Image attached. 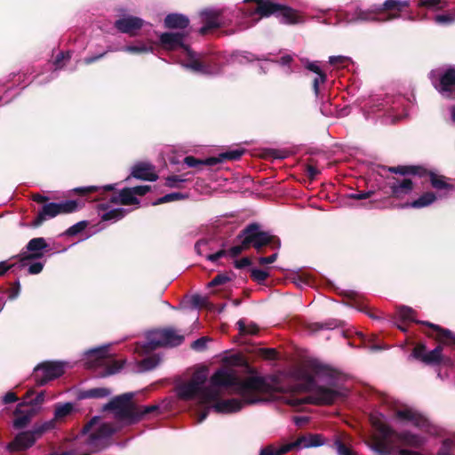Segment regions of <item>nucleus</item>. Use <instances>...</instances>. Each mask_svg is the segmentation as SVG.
<instances>
[{
    "mask_svg": "<svg viewBox=\"0 0 455 455\" xmlns=\"http://www.w3.org/2000/svg\"><path fill=\"white\" fill-rule=\"evenodd\" d=\"M207 370L200 369L191 379L176 386V395L183 401H193L203 411L197 415L202 423L210 411L231 414L240 411L245 405L265 403L261 395L270 391L262 377H250L242 380L237 371L228 365L217 369L210 377Z\"/></svg>",
    "mask_w": 455,
    "mask_h": 455,
    "instance_id": "1",
    "label": "nucleus"
},
{
    "mask_svg": "<svg viewBox=\"0 0 455 455\" xmlns=\"http://www.w3.org/2000/svg\"><path fill=\"white\" fill-rule=\"evenodd\" d=\"M370 419L379 436L368 447L377 455H394L392 445L395 443L420 448L429 435L436 434L435 427L427 419L408 407L395 408L389 416L375 412Z\"/></svg>",
    "mask_w": 455,
    "mask_h": 455,
    "instance_id": "2",
    "label": "nucleus"
},
{
    "mask_svg": "<svg viewBox=\"0 0 455 455\" xmlns=\"http://www.w3.org/2000/svg\"><path fill=\"white\" fill-rule=\"evenodd\" d=\"M187 35L180 32H165L159 36L161 46L173 52V58L184 68L196 75L214 76L222 73L223 65L245 64L253 60H268L265 56H256L249 52H233L229 59L220 53H196L187 44Z\"/></svg>",
    "mask_w": 455,
    "mask_h": 455,
    "instance_id": "3",
    "label": "nucleus"
},
{
    "mask_svg": "<svg viewBox=\"0 0 455 455\" xmlns=\"http://www.w3.org/2000/svg\"><path fill=\"white\" fill-rule=\"evenodd\" d=\"M246 4L254 3V7L247 8H210L201 12L200 16L204 26L199 29L200 34H205L209 30L239 21L243 19H251L256 23L259 19L275 15L283 23L296 24L302 22V18L297 11L277 2V0H244Z\"/></svg>",
    "mask_w": 455,
    "mask_h": 455,
    "instance_id": "4",
    "label": "nucleus"
},
{
    "mask_svg": "<svg viewBox=\"0 0 455 455\" xmlns=\"http://www.w3.org/2000/svg\"><path fill=\"white\" fill-rule=\"evenodd\" d=\"M410 4L409 0H386L381 5H374L367 9H363L357 5H350L341 12L344 24L385 22L400 18L399 14L386 13L385 11L397 10L401 12Z\"/></svg>",
    "mask_w": 455,
    "mask_h": 455,
    "instance_id": "5",
    "label": "nucleus"
},
{
    "mask_svg": "<svg viewBox=\"0 0 455 455\" xmlns=\"http://www.w3.org/2000/svg\"><path fill=\"white\" fill-rule=\"evenodd\" d=\"M144 343H136L134 352L140 355H147L161 347H176L184 340V336L173 329L151 331L147 333Z\"/></svg>",
    "mask_w": 455,
    "mask_h": 455,
    "instance_id": "6",
    "label": "nucleus"
},
{
    "mask_svg": "<svg viewBox=\"0 0 455 455\" xmlns=\"http://www.w3.org/2000/svg\"><path fill=\"white\" fill-rule=\"evenodd\" d=\"M133 397L134 394L132 392L115 396L103 406V411H110L113 418L123 426L134 425L139 422V418L136 416Z\"/></svg>",
    "mask_w": 455,
    "mask_h": 455,
    "instance_id": "7",
    "label": "nucleus"
},
{
    "mask_svg": "<svg viewBox=\"0 0 455 455\" xmlns=\"http://www.w3.org/2000/svg\"><path fill=\"white\" fill-rule=\"evenodd\" d=\"M403 100L402 97H387L385 99L374 97L364 106L365 118L369 119L371 114L383 111L385 115L387 114L389 116L393 122L399 120L406 116V114L400 113Z\"/></svg>",
    "mask_w": 455,
    "mask_h": 455,
    "instance_id": "8",
    "label": "nucleus"
},
{
    "mask_svg": "<svg viewBox=\"0 0 455 455\" xmlns=\"http://www.w3.org/2000/svg\"><path fill=\"white\" fill-rule=\"evenodd\" d=\"M237 238L241 240L244 246L252 245L255 249L260 250L265 245H271L275 250L281 246L279 238L272 235L268 232L259 231V227L256 223L248 225Z\"/></svg>",
    "mask_w": 455,
    "mask_h": 455,
    "instance_id": "9",
    "label": "nucleus"
},
{
    "mask_svg": "<svg viewBox=\"0 0 455 455\" xmlns=\"http://www.w3.org/2000/svg\"><path fill=\"white\" fill-rule=\"evenodd\" d=\"M108 345L92 348L84 354L83 358L84 364L88 368L106 366V372L101 375L102 377L115 374L122 368V364L108 356Z\"/></svg>",
    "mask_w": 455,
    "mask_h": 455,
    "instance_id": "10",
    "label": "nucleus"
},
{
    "mask_svg": "<svg viewBox=\"0 0 455 455\" xmlns=\"http://www.w3.org/2000/svg\"><path fill=\"white\" fill-rule=\"evenodd\" d=\"M429 79L443 97L455 99V66L433 69L429 73Z\"/></svg>",
    "mask_w": 455,
    "mask_h": 455,
    "instance_id": "11",
    "label": "nucleus"
},
{
    "mask_svg": "<svg viewBox=\"0 0 455 455\" xmlns=\"http://www.w3.org/2000/svg\"><path fill=\"white\" fill-rule=\"evenodd\" d=\"M219 245L220 248L217 249V238L212 235L198 240L195 244V251L198 255L205 257L207 260L216 263L220 259L227 256L225 243L221 242Z\"/></svg>",
    "mask_w": 455,
    "mask_h": 455,
    "instance_id": "12",
    "label": "nucleus"
},
{
    "mask_svg": "<svg viewBox=\"0 0 455 455\" xmlns=\"http://www.w3.org/2000/svg\"><path fill=\"white\" fill-rule=\"evenodd\" d=\"M66 363L44 362L34 369L33 378L38 386H44L51 380L60 377L65 371Z\"/></svg>",
    "mask_w": 455,
    "mask_h": 455,
    "instance_id": "13",
    "label": "nucleus"
},
{
    "mask_svg": "<svg viewBox=\"0 0 455 455\" xmlns=\"http://www.w3.org/2000/svg\"><path fill=\"white\" fill-rule=\"evenodd\" d=\"M117 51L134 54V55H141V54L154 52V46L152 45L150 41L146 42V41H142V40H136V41L131 43L130 44H126V45L121 46L119 48L108 47L106 52H104L100 54L84 58V62L87 65L92 64V63L97 61L98 60L101 59L102 57H104L106 52H117Z\"/></svg>",
    "mask_w": 455,
    "mask_h": 455,
    "instance_id": "14",
    "label": "nucleus"
},
{
    "mask_svg": "<svg viewBox=\"0 0 455 455\" xmlns=\"http://www.w3.org/2000/svg\"><path fill=\"white\" fill-rule=\"evenodd\" d=\"M28 254L24 255L19 262L18 267L23 268L28 265V261H31L36 259L44 257L45 252L52 251L49 243L44 237H36L29 240L26 245Z\"/></svg>",
    "mask_w": 455,
    "mask_h": 455,
    "instance_id": "15",
    "label": "nucleus"
},
{
    "mask_svg": "<svg viewBox=\"0 0 455 455\" xmlns=\"http://www.w3.org/2000/svg\"><path fill=\"white\" fill-rule=\"evenodd\" d=\"M118 430L119 427H115L110 423H101L89 435L86 443L91 447L98 448Z\"/></svg>",
    "mask_w": 455,
    "mask_h": 455,
    "instance_id": "16",
    "label": "nucleus"
},
{
    "mask_svg": "<svg viewBox=\"0 0 455 455\" xmlns=\"http://www.w3.org/2000/svg\"><path fill=\"white\" fill-rule=\"evenodd\" d=\"M144 24L145 21L139 17L123 15L114 22V27L121 33L134 36Z\"/></svg>",
    "mask_w": 455,
    "mask_h": 455,
    "instance_id": "17",
    "label": "nucleus"
},
{
    "mask_svg": "<svg viewBox=\"0 0 455 455\" xmlns=\"http://www.w3.org/2000/svg\"><path fill=\"white\" fill-rule=\"evenodd\" d=\"M38 439L33 429L19 433L14 440L7 444L6 449L10 452L20 451L32 447Z\"/></svg>",
    "mask_w": 455,
    "mask_h": 455,
    "instance_id": "18",
    "label": "nucleus"
},
{
    "mask_svg": "<svg viewBox=\"0 0 455 455\" xmlns=\"http://www.w3.org/2000/svg\"><path fill=\"white\" fill-rule=\"evenodd\" d=\"M387 186L390 189L391 196L395 198H403L413 190L411 180L405 177L401 179L392 177L388 180Z\"/></svg>",
    "mask_w": 455,
    "mask_h": 455,
    "instance_id": "19",
    "label": "nucleus"
},
{
    "mask_svg": "<svg viewBox=\"0 0 455 455\" xmlns=\"http://www.w3.org/2000/svg\"><path fill=\"white\" fill-rule=\"evenodd\" d=\"M429 180L432 187L436 190V196L439 199L449 197L455 190V186L447 182L444 176L429 173Z\"/></svg>",
    "mask_w": 455,
    "mask_h": 455,
    "instance_id": "20",
    "label": "nucleus"
},
{
    "mask_svg": "<svg viewBox=\"0 0 455 455\" xmlns=\"http://www.w3.org/2000/svg\"><path fill=\"white\" fill-rule=\"evenodd\" d=\"M131 175L135 179L148 181H156L158 179L155 167L148 163L136 164L132 169Z\"/></svg>",
    "mask_w": 455,
    "mask_h": 455,
    "instance_id": "21",
    "label": "nucleus"
},
{
    "mask_svg": "<svg viewBox=\"0 0 455 455\" xmlns=\"http://www.w3.org/2000/svg\"><path fill=\"white\" fill-rule=\"evenodd\" d=\"M116 184H109L102 187L99 186H88L75 188V191L81 193L84 196H87L85 200L87 201H98L100 196L105 192L112 191L115 189Z\"/></svg>",
    "mask_w": 455,
    "mask_h": 455,
    "instance_id": "22",
    "label": "nucleus"
},
{
    "mask_svg": "<svg viewBox=\"0 0 455 455\" xmlns=\"http://www.w3.org/2000/svg\"><path fill=\"white\" fill-rule=\"evenodd\" d=\"M36 411L31 406L19 404L15 411L13 427L17 429L25 427L35 415Z\"/></svg>",
    "mask_w": 455,
    "mask_h": 455,
    "instance_id": "23",
    "label": "nucleus"
},
{
    "mask_svg": "<svg viewBox=\"0 0 455 455\" xmlns=\"http://www.w3.org/2000/svg\"><path fill=\"white\" fill-rule=\"evenodd\" d=\"M245 152L243 148H235L219 154L217 156L206 158L207 166H214L225 161L238 160Z\"/></svg>",
    "mask_w": 455,
    "mask_h": 455,
    "instance_id": "24",
    "label": "nucleus"
},
{
    "mask_svg": "<svg viewBox=\"0 0 455 455\" xmlns=\"http://www.w3.org/2000/svg\"><path fill=\"white\" fill-rule=\"evenodd\" d=\"M60 214V206L58 203H48L43 205L32 225L34 227L40 226L44 221L56 217Z\"/></svg>",
    "mask_w": 455,
    "mask_h": 455,
    "instance_id": "25",
    "label": "nucleus"
},
{
    "mask_svg": "<svg viewBox=\"0 0 455 455\" xmlns=\"http://www.w3.org/2000/svg\"><path fill=\"white\" fill-rule=\"evenodd\" d=\"M303 63L307 69L316 74V76L313 80V90H314L315 98H319L320 84L325 83L326 75L323 72H322V70L316 61L306 60Z\"/></svg>",
    "mask_w": 455,
    "mask_h": 455,
    "instance_id": "26",
    "label": "nucleus"
},
{
    "mask_svg": "<svg viewBox=\"0 0 455 455\" xmlns=\"http://www.w3.org/2000/svg\"><path fill=\"white\" fill-rule=\"evenodd\" d=\"M109 201L112 204L123 205H132L140 204V201L135 196L131 188L122 189L118 195L112 196Z\"/></svg>",
    "mask_w": 455,
    "mask_h": 455,
    "instance_id": "27",
    "label": "nucleus"
},
{
    "mask_svg": "<svg viewBox=\"0 0 455 455\" xmlns=\"http://www.w3.org/2000/svg\"><path fill=\"white\" fill-rule=\"evenodd\" d=\"M100 209L106 211L101 215L102 220L111 222H116L123 219L128 212V211L124 208H110V206L108 204H100Z\"/></svg>",
    "mask_w": 455,
    "mask_h": 455,
    "instance_id": "28",
    "label": "nucleus"
},
{
    "mask_svg": "<svg viewBox=\"0 0 455 455\" xmlns=\"http://www.w3.org/2000/svg\"><path fill=\"white\" fill-rule=\"evenodd\" d=\"M299 449L320 447L324 444V438L319 434H308L297 438Z\"/></svg>",
    "mask_w": 455,
    "mask_h": 455,
    "instance_id": "29",
    "label": "nucleus"
},
{
    "mask_svg": "<svg viewBox=\"0 0 455 455\" xmlns=\"http://www.w3.org/2000/svg\"><path fill=\"white\" fill-rule=\"evenodd\" d=\"M188 24V18L180 13H171L164 19V26L168 28H186Z\"/></svg>",
    "mask_w": 455,
    "mask_h": 455,
    "instance_id": "30",
    "label": "nucleus"
},
{
    "mask_svg": "<svg viewBox=\"0 0 455 455\" xmlns=\"http://www.w3.org/2000/svg\"><path fill=\"white\" fill-rule=\"evenodd\" d=\"M339 395V393L335 390L319 387L315 391L314 400L317 403L330 404L335 401Z\"/></svg>",
    "mask_w": 455,
    "mask_h": 455,
    "instance_id": "31",
    "label": "nucleus"
},
{
    "mask_svg": "<svg viewBox=\"0 0 455 455\" xmlns=\"http://www.w3.org/2000/svg\"><path fill=\"white\" fill-rule=\"evenodd\" d=\"M439 199L433 192H427L421 195L418 199L411 203H407L404 206L411 208H424L432 204L435 200Z\"/></svg>",
    "mask_w": 455,
    "mask_h": 455,
    "instance_id": "32",
    "label": "nucleus"
},
{
    "mask_svg": "<svg viewBox=\"0 0 455 455\" xmlns=\"http://www.w3.org/2000/svg\"><path fill=\"white\" fill-rule=\"evenodd\" d=\"M323 16L318 17L317 20L321 23H323L325 25H332V26H338L344 24L342 12L341 11L339 12L332 13L328 10L323 11Z\"/></svg>",
    "mask_w": 455,
    "mask_h": 455,
    "instance_id": "33",
    "label": "nucleus"
},
{
    "mask_svg": "<svg viewBox=\"0 0 455 455\" xmlns=\"http://www.w3.org/2000/svg\"><path fill=\"white\" fill-rule=\"evenodd\" d=\"M419 168L416 166H397V167H379V174L380 176H384L387 172L391 173H399L402 175L406 174H419L421 175V173L419 172Z\"/></svg>",
    "mask_w": 455,
    "mask_h": 455,
    "instance_id": "34",
    "label": "nucleus"
},
{
    "mask_svg": "<svg viewBox=\"0 0 455 455\" xmlns=\"http://www.w3.org/2000/svg\"><path fill=\"white\" fill-rule=\"evenodd\" d=\"M112 394V391L107 387H94L84 390L80 393V398L90 399V398H104L108 397Z\"/></svg>",
    "mask_w": 455,
    "mask_h": 455,
    "instance_id": "35",
    "label": "nucleus"
},
{
    "mask_svg": "<svg viewBox=\"0 0 455 455\" xmlns=\"http://www.w3.org/2000/svg\"><path fill=\"white\" fill-rule=\"evenodd\" d=\"M421 323L426 324L435 331H438V338L442 339V342L443 344H446L448 342H451L452 344H455V334L451 332V331L447 329H443L438 325H435L434 323H428V322H421Z\"/></svg>",
    "mask_w": 455,
    "mask_h": 455,
    "instance_id": "36",
    "label": "nucleus"
},
{
    "mask_svg": "<svg viewBox=\"0 0 455 455\" xmlns=\"http://www.w3.org/2000/svg\"><path fill=\"white\" fill-rule=\"evenodd\" d=\"M71 58L69 52H60L53 62L54 70L51 73L50 80L54 79L57 76L56 71L61 69L65 63Z\"/></svg>",
    "mask_w": 455,
    "mask_h": 455,
    "instance_id": "37",
    "label": "nucleus"
},
{
    "mask_svg": "<svg viewBox=\"0 0 455 455\" xmlns=\"http://www.w3.org/2000/svg\"><path fill=\"white\" fill-rule=\"evenodd\" d=\"M74 406L72 403H65L63 404L57 403L54 411V419L62 420L72 413Z\"/></svg>",
    "mask_w": 455,
    "mask_h": 455,
    "instance_id": "38",
    "label": "nucleus"
},
{
    "mask_svg": "<svg viewBox=\"0 0 455 455\" xmlns=\"http://www.w3.org/2000/svg\"><path fill=\"white\" fill-rule=\"evenodd\" d=\"M151 413H160V407L156 404L148 405V406H140L136 404V416L139 418V422L144 419H147L148 416Z\"/></svg>",
    "mask_w": 455,
    "mask_h": 455,
    "instance_id": "39",
    "label": "nucleus"
},
{
    "mask_svg": "<svg viewBox=\"0 0 455 455\" xmlns=\"http://www.w3.org/2000/svg\"><path fill=\"white\" fill-rule=\"evenodd\" d=\"M161 362L159 355H148L141 360L140 366L142 371H150L155 369Z\"/></svg>",
    "mask_w": 455,
    "mask_h": 455,
    "instance_id": "40",
    "label": "nucleus"
},
{
    "mask_svg": "<svg viewBox=\"0 0 455 455\" xmlns=\"http://www.w3.org/2000/svg\"><path fill=\"white\" fill-rule=\"evenodd\" d=\"M442 345L437 346L433 350L427 352V355L424 358V363L427 364H435L442 360Z\"/></svg>",
    "mask_w": 455,
    "mask_h": 455,
    "instance_id": "41",
    "label": "nucleus"
},
{
    "mask_svg": "<svg viewBox=\"0 0 455 455\" xmlns=\"http://www.w3.org/2000/svg\"><path fill=\"white\" fill-rule=\"evenodd\" d=\"M419 7H424L431 11H439L446 6L445 0H419Z\"/></svg>",
    "mask_w": 455,
    "mask_h": 455,
    "instance_id": "42",
    "label": "nucleus"
},
{
    "mask_svg": "<svg viewBox=\"0 0 455 455\" xmlns=\"http://www.w3.org/2000/svg\"><path fill=\"white\" fill-rule=\"evenodd\" d=\"M188 195L186 193H180V192H172L169 193L162 197H159L156 201L153 203L154 205L165 204L169 202L178 201V200H183L188 198Z\"/></svg>",
    "mask_w": 455,
    "mask_h": 455,
    "instance_id": "43",
    "label": "nucleus"
},
{
    "mask_svg": "<svg viewBox=\"0 0 455 455\" xmlns=\"http://www.w3.org/2000/svg\"><path fill=\"white\" fill-rule=\"evenodd\" d=\"M237 326L241 335H255L259 331V328L255 323H247L246 321L243 319L237 322Z\"/></svg>",
    "mask_w": 455,
    "mask_h": 455,
    "instance_id": "44",
    "label": "nucleus"
},
{
    "mask_svg": "<svg viewBox=\"0 0 455 455\" xmlns=\"http://www.w3.org/2000/svg\"><path fill=\"white\" fill-rule=\"evenodd\" d=\"M415 314H416L415 311L411 307H409L406 306H401L397 309L398 317L402 321H409V322L418 323V321L415 318Z\"/></svg>",
    "mask_w": 455,
    "mask_h": 455,
    "instance_id": "45",
    "label": "nucleus"
},
{
    "mask_svg": "<svg viewBox=\"0 0 455 455\" xmlns=\"http://www.w3.org/2000/svg\"><path fill=\"white\" fill-rule=\"evenodd\" d=\"M56 419L54 418L51 420L45 421L40 425H36L33 427L34 433L37 435L39 438L44 433L53 429L55 427Z\"/></svg>",
    "mask_w": 455,
    "mask_h": 455,
    "instance_id": "46",
    "label": "nucleus"
},
{
    "mask_svg": "<svg viewBox=\"0 0 455 455\" xmlns=\"http://www.w3.org/2000/svg\"><path fill=\"white\" fill-rule=\"evenodd\" d=\"M60 206V213H71L76 212L79 209V203L76 200H67L58 204Z\"/></svg>",
    "mask_w": 455,
    "mask_h": 455,
    "instance_id": "47",
    "label": "nucleus"
},
{
    "mask_svg": "<svg viewBox=\"0 0 455 455\" xmlns=\"http://www.w3.org/2000/svg\"><path fill=\"white\" fill-rule=\"evenodd\" d=\"M329 63L336 68H346L352 63V60L344 55L331 56Z\"/></svg>",
    "mask_w": 455,
    "mask_h": 455,
    "instance_id": "48",
    "label": "nucleus"
},
{
    "mask_svg": "<svg viewBox=\"0 0 455 455\" xmlns=\"http://www.w3.org/2000/svg\"><path fill=\"white\" fill-rule=\"evenodd\" d=\"M333 447L335 448L338 455H356L351 449L345 445V443L339 440L336 439Z\"/></svg>",
    "mask_w": 455,
    "mask_h": 455,
    "instance_id": "49",
    "label": "nucleus"
},
{
    "mask_svg": "<svg viewBox=\"0 0 455 455\" xmlns=\"http://www.w3.org/2000/svg\"><path fill=\"white\" fill-rule=\"evenodd\" d=\"M312 402L311 397L309 396H304V397H297L294 395H291L286 399V403L292 407H299L305 403H309Z\"/></svg>",
    "mask_w": 455,
    "mask_h": 455,
    "instance_id": "50",
    "label": "nucleus"
},
{
    "mask_svg": "<svg viewBox=\"0 0 455 455\" xmlns=\"http://www.w3.org/2000/svg\"><path fill=\"white\" fill-rule=\"evenodd\" d=\"M186 181V179L181 178L179 175H172L165 179V186L169 188H180L182 184Z\"/></svg>",
    "mask_w": 455,
    "mask_h": 455,
    "instance_id": "51",
    "label": "nucleus"
},
{
    "mask_svg": "<svg viewBox=\"0 0 455 455\" xmlns=\"http://www.w3.org/2000/svg\"><path fill=\"white\" fill-rule=\"evenodd\" d=\"M316 99L322 102L320 109L323 116H331L334 115V110L331 108V104H329L327 101H325L324 96L321 92L319 98Z\"/></svg>",
    "mask_w": 455,
    "mask_h": 455,
    "instance_id": "52",
    "label": "nucleus"
},
{
    "mask_svg": "<svg viewBox=\"0 0 455 455\" xmlns=\"http://www.w3.org/2000/svg\"><path fill=\"white\" fill-rule=\"evenodd\" d=\"M269 274L267 270L259 268H252L251 270V276L254 281L258 283H263L268 277Z\"/></svg>",
    "mask_w": 455,
    "mask_h": 455,
    "instance_id": "53",
    "label": "nucleus"
},
{
    "mask_svg": "<svg viewBox=\"0 0 455 455\" xmlns=\"http://www.w3.org/2000/svg\"><path fill=\"white\" fill-rule=\"evenodd\" d=\"M87 226V222L83 220V221H79L76 224H74L73 226H71L70 228H68L65 234L67 235H69V236H73V235H76L79 233H81Z\"/></svg>",
    "mask_w": 455,
    "mask_h": 455,
    "instance_id": "54",
    "label": "nucleus"
},
{
    "mask_svg": "<svg viewBox=\"0 0 455 455\" xmlns=\"http://www.w3.org/2000/svg\"><path fill=\"white\" fill-rule=\"evenodd\" d=\"M374 195L373 190H367V191H359L356 193H349L345 196L347 199H354V200H364L370 198L371 196Z\"/></svg>",
    "mask_w": 455,
    "mask_h": 455,
    "instance_id": "55",
    "label": "nucleus"
},
{
    "mask_svg": "<svg viewBox=\"0 0 455 455\" xmlns=\"http://www.w3.org/2000/svg\"><path fill=\"white\" fill-rule=\"evenodd\" d=\"M427 355V349L425 345L419 344L416 346L411 355V357L424 363V358Z\"/></svg>",
    "mask_w": 455,
    "mask_h": 455,
    "instance_id": "56",
    "label": "nucleus"
},
{
    "mask_svg": "<svg viewBox=\"0 0 455 455\" xmlns=\"http://www.w3.org/2000/svg\"><path fill=\"white\" fill-rule=\"evenodd\" d=\"M183 162L187 166H188L190 168H196L199 165H206L207 166L206 159L200 160L192 156H186L184 158Z\"/></svg>",
    "mask_w": 455,
    "mask_h": 455,
    "instance_id": "57",
    "label": "nucleus"
},
{
    "mask_svg": "<svg viewBox=\"0 0 455 455\" xmlns=\"http://www.w3.org/2000/svg\"><path fill=\"white\" fill-rule=\"evenodd\" d=\"M453 442L451 439H445L436 455H451Z\"/></svg>",
    "mask_w": 455,
    "mask_h": 455,
    "instance_id": "58",
    "label": "nucleus"
},
{
    "mask_svg": "<svg viewBox=\"0 0 455 455\" xmlns=\"http://www.w3.org/2000/svg\"><path fill=\"white\" fill-rule=\"evenodd\" d=\"M294 449H299V443H298L297 440L294 442L286 443L284 445H282L280 447H276L277 455L286 454Z\"/></svg>",
    "mask_w": 455,
    "mask_h": 455,
    "instance_id": "59",
    "label": "nucleus"
},
{
    "mask_svg": "<svg viewBox=\"0 0 455 455\" xmlns=\"http://www.w3.org/2000/svg\"><path fill=\"white\" fill-rule=\"evenodd\" d=\"M44 263L36 261L30 263V261H28V265H26L24 267H28V273L30 275H37L42 272L44 268Z\"/></svg>",
    "mask_w": 455,
    "mask_h": 455,
    "instance_id": "60",
    "label": "nucleus"
},
{
    "mask_svg": "<svg viewBox=\"0 0 455 455\" xmlns=\"http://www.w3.org/2000/svg\"><path fill=\"white\" fill-rule=\"evenodd\" d=\"M342 323H343L342 321L331 319L323 323H316L315 325H317V327L319 329L333 330V329L340 326Z\"/></svg>",
    "mask_w": 455,
    "mask_h": 455,
    "instance_id": "61",
    "label": "nucleus"
},
{
    "mask_svg": "<svg viewBox=\"0 0 455 455\" xmlns=\"http://www.w3.org/2000/svg\"><path fill=\"white\" fill-rule=\"evenodd\" d=\"M455 20V18L450 14H439L435 17V21L438 24H450Z\"/></svg>",
    "mask_w": 455,
    "mask_h": 455,
    "instance_id": "62",
    "label": "nucleus"
},
{
    "mask_svg": "<svg viewBox=\"0 0 455 455\" xmlns=\"http://www.w3.org/2000/svg\"><path fill=\"white\" fill-rule=\"evenodd\" d=\"M228 281H229V277L227 275H223V274L218 275L209 283V286L210 287L217 286L220 284L226 283Z\"/></svg>",
    "mask_w": 455,
    "mask_h": 455,
    "instance_id": "63",
    "label": "nucleus"
},
{
    "mask_svg": "<svg viewBox=\"0 0 455 455\" xmlns=\"http://www.w3.org/2000/svg\"><path fill=\"white\" fill-rule=\"evenodd\" d=\"M259 455H277L276 447L274 444H268L259 450Z\"/></svg>",
    "mask_w": 455,
    "mask_h": 455,
    "instance_id": "64",
    "label": "nucleus"
}]
</instances>
